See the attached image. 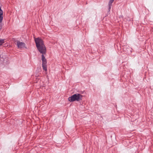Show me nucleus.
I'll return each instance as SVG.
<instances>
[{
	"instance_id": "obj_7",
	"label": "nucleus",
	"mask_w": 153,
	"mask_h": 153,
	"mask_svg": "<svg viewBox=\"0 0 153 153\" xmlns=\"http://www.w3.org/2000/svg\"><path fill=\"white\" fill-rule=\"evenodd\" d=\"M4 43V40L0 39V46L1 45Z\"/></svg>"
},
{
	"instance_id": "obj_6",
	"label": "nucleus",
	"mask_w": 153,
	"mask_h": 153,
	"mask_svg": "<svg viewBox=\"0 0 153 153\" xmlns=\"http://www.w3.org/2000/svg\"><path fill=\"white\" fill-rule=\"evenodd\" d=\"M42 66L43 68V69L45 71H47V65L46 64H42Z\"/></svg>"
},
{
	"instance_id": "obj_3",
	"label": "nucleus",
	"mask_w": 153,
	"mask_h": 153,
	"mask_svg": "<svg viewBox=\"0 0 153 153\" xmlns=\"http://www.w3.org/2000/svg\"><path fill=\"white\" fill-rule=\"evenodd\" d=\"M15 44L18 48L22 49L25 48V44L24 42L17 40Z\"/></svg>"
},
{
	"instance_id": "obj_5",
	"label": "nucleus",
	"mask_w": 153,
	"mask_h": 153,
	"mask_svg": "<svg viewBox=\"0 0 153 153\" xmlns=\"http://www.w3.org/2000/svg\"><path fill=\"white\" fill-rule=\"evenodd\" d=\"M114 0H110L109 1L108 3V5L109 6V10H110L111 8V6L112 5V4Z\"/></svg>"
},
{
	"instance_id": "obj_1",
	"label": "nucleus",
	"mask_w": 153,
	"mask_h": 153,
	"mask_svg": "<svg viewBox=\"0 0 153 153\" xmlns=\"http://www.w3.org/2000/svg\"><path fill=\"white\" fill-rule=\"evenodd\" d=\"M35 41L37 49L40 53L42 54V64H46V59L44 55V54H45L46 53V49L44 42L42 40L39 38L35 39Z\"/></svg>"
},
{
	"instance_id": "obj_2",
	"label": "nucleus",
	"mask_w": 153,
	"mask_h": 153,
	"mask_svg": "<svg viewBox=\"0 0 153 153\" xmlns=\"http://www.w3.org/2000/svg\"><path fill=\"white\" fill-rule=\"evenodd\" d=\"M81 97L82 95H81L79 94H77L69 97L68 99V100L70 102L75 101H78Z\"/></svg>"
},
{
	"instance_id": "obj_4",
	"label": "nucleus",
	"mask_w": 153,
	"mask_h": 153,
	"mask_svg": "<svg viewBox=\"0 0 153 153\" xmlns=\"http://www.w3.org/2000/svg\"><path fill=\"white\" fill-rule=\"evenodd\" d=\"M3 18V11L0 7V23L2 22Z\"/></svg>"
}]
</instances>
